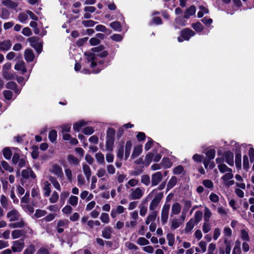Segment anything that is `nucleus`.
<instances>
[{"label":"nucleus","mask_w":254,"mask_h":254,"mask_svg":"<svg viewBox=\"0 0 254 254\" xmlns=\"http://www.w3.org/2000/svg\"><path fill=\"white\" fill-rule=\"evenodd\" d=\"M154 194H155V197L149 205V209L150 210H154L157 208L163 197V193L162 192H157V189L152 190V191L149 193L147 197H151Z\"/></svg>","instance_id":"obj_1"},{"label":"nucleus","mask_w":254,"mask_h":254,"mask_svg":"<svg viewBox=\"0 0 254 254\" xmlns=\"http://www.w3.org/2000/svg\"><path fill=\"white\" fill-rule=\"evenodd\" d=\"M144 193V189L143 188L131 189L130 190L129 198L131 199H139L142 197Z\"/></svg>","instance_id":"obj_2"},{"label":"nucleus","mask_w":254,"mask_h":254,"mask_svg":"<svg viewBox=\"0 0 254 254\" xmlns=\"http://www.w3.org/2000/svg\"><path fill=\"white\" fill-rule=\"evenodd\" d=\"M195 33L192 30L186 28L181 32V36L178 38L179 42H182L184 40L188 41L190 37L193 36Z\"/></svg>","instance_id":"obj_3"},{"label":"nucleus","mask_w":254,"mask_h":254,"mask_svg":"<svg viewBox=\"0 0 254 254\" xmlns=\"http://www.w3.org/2000/svg\"><path fill=\"white\" fill-rule=\"evenodd\" d=\"M30 45L34 48L37 52L39 54L42 50V44L39 39L36 37H32L28 39Z\"/></svg>","instance_id":"obj_4"},{"label":"nucleus","mask_w":254,"mask_h":254,"mask_svg":"<svg viewBox=\"0 0 254 254\" xmlns=\"http://www.w3.org/2000/svg\"><path fill=\"white\" fill-rule=\"evenodd\" d=\"M27 233H32V230L28 227L25 228L22 230L16 229L12 231L11 233V236L13 239H15L25 235Z\"/></svg>","instance_id":"obj_5"},{"label":"nucleus","mask_w":254,"mask_h":254,"mask_svg":"<svg viewBox=\"0 0 254 254\" xmlns=\"http://www.w3.org/2000/svg\"><path fill=\"white\" fill-rule=\"evenodd\" d=\"M85 56L87 57V59L89 62H91V67H94L97 65L98 62L99 64H102L103 61H98L96 57V53H92L90 52L85 53Z\"/></svg>","instance_id":"obj_6"},{"label":"nucleus","mask_w":254,"mask_h":254,"mask_svg":"<svg viewBox=\"0 0 254 254\" xmlns=\"http://www.w3.org/2000/svg\"><path fill=\"white\" fill-rule=\"evenodd\" d=\"M170 208V205L167 203H165L162 208L161 219L163 224H166L167 222Z\"/></svg>","instance_id":"obj_7"},{"label":"nucleus","mask_w":254,"mask_h":254,"mask_svg":"<svg viewBox=\"0 0 254 254\" xmlns=\"http://www.w3.org/2000/svg\"><path fill=\"white\" fill-rule=\"evenodd\" d=\"M49 171L58 178H62L64 176L63 169L57 164H54L49 169Z\"/></svg>","instance_id":"obj_8"},{"label":"nucleus","mask_w":254,"mask_h":254,"mask_svg":"<svg viewBox=\"0 0 254 254\" xmlns=\"http://www.w3.org/2000/svg\"><path fill=\"white\" fill-rule=\"evenodd\" d=\"M24 241L22 239H20L13 242L11 250L13 252H20L24 248Z\"/></svg>","instance_id":"obj_9"},{"label":"nucleus","mask_w":254,"mask_h":254,"mask_svg":"<svg viewBox=\"0 0 254 254\" xmlns=\"http://www.w3.org/2000/svg\"><path fill=\"white\" fill-rule=\"evenodd\" d=\"M163 178V175L161 172H157L152 174L151 177V186H156L159 184Z\"/></svg>","instance_id":"obj_10"},{"label":"nucleus","mask_w":254,"mask_h":254,"mask_svg":"<svg viewBox=\"0 0 254 254\" xmlns=\"http://www.w3.org/2000/svg\"><path fill=\"white\" fill-rule=\"evenodd\" d=\"M6 216L10 221H15L19 219L20 214L18 211L12 209L7 213Z\"/></svg>","instance_id":"obj_11"},{"label":"nucleus","mask_w":254,"mask_h":254,"mask_svg":"<svg viewBox=\"0 0 254 254\" xmlns=\"http://www.w3.org/2000/svg\"><path fill=\"white\" fill-rule=\"evenodd\" d=\"M125 208L122 205H118L116 207L113 208L111 212V216L113 218L117 217L118 214H120L124 212Z\"/></svg>","instance_id":"obj_12"},{"label":"nucleus","mask_w":254,"mask_h":254,"mask_svg":"<svg viewBox=\"0 0 254 254\" xmlns=\"http://www.w3.org/2000/svg\"><path fill=\"white\" fill-rule=\"evenodd\" d=\"M14 69L20 71L22 74H24L27 71L25 63L23 61H18L14 66Z\"/></svg>","instance_id":"obj_13"},{"label":"nucleus","mask_w":254,"mask_h":254,"mask_svg":"<svg viewBox=\"0 0 254 254\" xmlns=\"http://www.w3.org/2000/svg\"><path fill=\"white\" fill-rule=\"evenodd\" d=\"M224 157L225 159L226 163L230 166H233L234 165V154L230 151H228L224 153Z\"/></svg>","instance_id":"obj_14"},{"label":"nucleus","mask_w":254,"mask_h":254,"mask_svg":"<svg viewBox=\"0 0 254 254\" xmlns=\"http://www.w3.org/2000/svg\"><path fill=\"white\" fill-rule=\"evenodd\" d=\"M24 58L27 62H31L34 58V55L33 51L30 49H27L24 52Z\"/></svg>","instance_id":"obj_15"},{"label":"nucleus","mask_w":254,"mask_h":254,"mask_svg":"<svg viewBox=\"0 0 254 254\" xmlns=\"http://www.w3.org/2000/svg\"><path fill=\"white\" fill-rule=\"evenodd\" d=\"M67 160L69 164L72 166H76L79 165L80 162V160L72 155H68Z\"/></svg>","instance_id":"obj_16"},{"label":"nucleus","mask_w":254,"mask_h":254,"mask_svg":"<svg viewBox=\"0 0 254 254\" xmlns=\"http://www.w3.org/2000/svg\"><path fill=\"white\" fill-rule=\"evenodd\" d=\"M181 205L179 203L176 202L174 203L171 208V216H172L173 215L179 214L181 212Z\"/></svg>","instance_id":"obj_17"},{"label":"nucleus","mask_w":254,"mask_h":254,"mask_svg":"<svg viewBox=\"0 0 254 254\" xmlns=\"http://www.w3.org/2000/svg\"><path fill=\"white\" fill-rule=\"evenodd\" d=\"M12 44L10 40H5L0 42V51H6L10 49Z\"/></svg>","instance_id":"obj_18"},{"label":"nucleus","mask_w":254,"mask_h":254,"mask_svg":"<svg viewBox=\"0 0 254 254\" xmlns=\"http://www.w3.org/2000/svg\"><path fill=\"white\" fill-rule=\"evenodd\" d=\"M1 3L3 5L12 9L16 8L18 5V3L13 1L11 0H2Z\"/></svg>","instance_id":"obj_19"},{"label":"nucleus","mask_w":254,"mask_h":254,"mask_svg":"<svg viewBox=\"0 0 254 254\" xmlns=\"http://www.w3.org/2000/svg\"><path fill=\"white\" fill-rule=\"evenodd\" d=\"M132 147V143L130 140H128L126 142L125 145V159L127 160L129 157L130 150Z\"/></svg>","instance_id":"obj_20"},{"label":"nucleus","mask_w":254,"mask_h":254,"mask_svg":"<svg viewBox=\"0 0 254 254\" xmlns=\"http://www.w3.org/2000/svg\"><path fill=\"white\" fill-rule=\"evenodd\" d=\"M142 145H138L133 148L132 153L131 155V158L133 159L138 157L142 152Z\"/></svg>","instance_id":"obj_21"},{"label":"nucleus","mask_w":254,"mask_h":254,"mask_svg":"<svg viewBox=\"0 0 254 254\" xmlns=\"http://www.w3.org/2000/svg\"><path fill=\"white\" fill-rule=\"evenodd\" d=\"M112 228L110 226H106L102 231V236L107 239H109L111 237Z\"/></svg>","instance_id":"obj_22"},{"label":"nucleus","mask_w":254,"mask_h":254,"mask_svg":"<svg viewBox=\"0 0 254 254\" xmlns=\"http://www.w3.org/2000/svg\"><path fill=\"white\" fill-rule=\"evenodd\" d=\"M12 149L14 151L12 158V161L14 164H17L20 159L19 154L20 151L17 148H12Z\"/></svg>","instance_id":"obj_23"},{"label":"nucleus","mask_w":254,"mask_h":254,"mask_svg":"<svg viewBox=\"0 0 254 254\" xmlns=\"http://www.w3.org/2000/svg\"><path fill=\"white\" fill-rule=\"evenodd\" d=\"M196 11L195 7L194 5L190 6L188 8L185 13L184 17L185 18H189L190 16L193 15Z\"/></svg>","instance_id":"obj_24"},{"label":"nucleus","mask_w":254,"mask_h":254,"mask_svg":"<svg viewBox=\"0 0 254 254\" xmlns=\"http://www.w3.org/2000/svg\"><path fill=\"white\" fill-rule=\"evenodd\" d=\"M17 84L15 82L13 81L8 82L6 85V87L8 89L13 90L15 93L17 94H19L20 92V89L17 88Z\"/></svg>","instance_id":"obj_25"},{"label":"nucleus","mask_w":254,"mask_h":254,"mask_svg":"<svg viewBox=\"0 0 254 254\" xmlns=\"http://www.w3.org/2000/svg\"><path fill=\"white\" fill-rule=\"evenodd\" d=\"M195 224H196L193 222L192 219H190L186 224V227L185 228V233H190L194 228Z\"/></svg>","instance_id":"obj_26"},{"label":"nucleus","mask_w":254,"mask_h":254,"mask_svg":"<svg viewBox=\"0 0 254 254\" xmlns=\"http://www.w3.org/2000/svg\"><path fill=\"white\" fill-rule=\"evenodd\" d=\"M182 223V222L179 219L174 218L171 221L170 228L172 230H175L179 228Z\"/></svg>","instance_id":"obj_27"},{"label":"nucleus","mask_w":254,"mask_h":254,"mask_svg":"<svg viewBox=\"0 0 254 254\" xmlns=\"http://www.w3.org/2000/svg\"><path fill=\"white\" fill-rule=\"evenodd\" d=\"M44 194L45 196H49L51 192V184L48 181L45 182L44 184L43 187Z\"/></svg>","instance_id":"obj_28"},{"label":"nucleus","mask_w":254,"mask_h":254,"mask_svg":"<svg viewBox=\"0 0 254 254\" xmlns=\"http://www.w3.org/2000/svg\"><path fill=\"white\" fill-rule=\"evenodd\" d=\"M161 166L164 168H170L172 166V163L168 158L164 157L161 162Z\"/></svg>","instance_id":"obj_29"},{"label":"nucleus","mask_w":254,"mask_h":254,"mask_svg":"<svg viewBox=\"0 0 254 254\" xmlns=\"http://www.w3.org/2000/svg\"><path fill=\"white\" fill-rule=\"evenodd\" d=\"M49 181L52 184L53 186L58 190H61V187L57 179L54 177L51 176L49 177Z\"/></svg>","instance_id":"obj_30"},{"label":"nucleus","mask_w":254,"mask_h":254,"mask_svg":"<svg viewBox=\"0 0 254 254\" xmlns=\"http://www.w3.org/2000/svg\"><path fill=\"white\" fill-rule=\"evenodd\" d=\"M3 155L6 160H9L12 155V151L9 147H5L2 150Z\"/></svg>","instance_id":"obj_31"},{"label":"nucleus","mask_w":254,"mask_h":254,"mask_svg":"<svg viewBox=\"0 0 254 254\" xmlns=\"http://www.w3.org/2000/svg\"><path fill=\"white\" fill-rule=\"evenodd\" d=\"M25 225L26 224L25 222L23 220H21L19 222L9 224V227L12 228H23L24 227Z\"/></svg>","instance_id":"obj_32"},{"label":"nucleus","mask_w":254,"mask_h":254,"mask_svg":"<svg viewBox=\"0 0 254 254\" xmlns=\"http://www.w3.org/2000/svg\"><path fill=\"white\" fill-rule=\"evenodd\" d=\"M202 212L200 211H196L195 212L193 218H191L192 219L193 222L196 224L199 223L202 219Z\"/></svg>","instance_id":"obj_33"},{"label":"nucleus","mask_w":254,"mask_h":254,"mask_svg":"<svg viewBox=\"0 0 254 254\" xmlns=\"http://www.w3.org/2000/svg\"><path fill=\"white\" fill-rule=\"evenodd\" d=\"M177 182V178L175 176L172 177L167 184V190H169L172 188H173L176 185Z\"/></svg>","instance_id":"obj_34"},{"label":"nucleus","mask_w":254,"mask_h":254,"mask_svg":"<svg viewBox=\"0 0 254 254\" xmlns=\"http://www.w3.org/2000/svg\"><path fill=\"white\" fill-rule=\"evenodd\" d=\"M115 130L113 128H109L107 131L106 139L115 140Z\"/></svg>","instance_id":"obj_35"},{"label":"nucleus","mask_w":254,"mask_h":254,"mask_svg":"<svg viewBox=\"0 0 254 254\" xmlns=\"http://www.w3.org/2000/svg\"><path fill=\"white\" fill-rule=\"evenodd\" d=\"M218 168L221 173H227L228 172H232V170L231 168H229L226 166V165L223 164L221 165H218Z\"/></svg>","instance_id":"obj_36"},{"label":"nucleus","mask_w":254,"mask_h":254,"mask_svg":"<svg viewBox=\"0 0 254 254\" xmlns=\"http://www.w3.org/2000/svg\"><path fill=\"white\" fill-rule=\"evenodd\" d=\"M86 125V123L85 121H79L78 122L75 123L73 125V127L75 131L78 132L80 130V129H81V128L82 127L85 126Z\"/></svg>","instance_id":"obj_37"},{"label":"nucleus","mask_w":254,"mask_h":254,"mask_svg":"<svg viewBox=\"0 0 254 254\" xmlns=\"http://www.w3.org/2000/svg\"><path fill=\"white\" fill-rule=\"evenodd\" d=\"M199 9H200V10L198 11L197 13V16L199 18L202 17L204 14H207L209 12L208 8H206L205 6L203 5H200L199 6Z\"/></svg>","instance_id":"obj_38"},{"label":"nucleus","mask_w":254,"mask_h":254,"mask_svg":"<svg viewBox=\"0 0 254 254\" xmlns=\"http://www.w3.org/2000/svg\"><path fill=\"white\" fill-rule=\"evenodd\" d=\"M78 198L75 195H71L68 200V203L73 206H76L78 203Z\"/></svg>","instance_id":"obj_39"},{"label":"nucleus","mask_w":254,"mask_h":254,"mask_svg":"<svg viewBox=\"0 0 254 254\" xmlns=\"http://www.w3.org/2000/svg\"><path fill=\"white\" fill-rule=\"evenodd\" d=\"M241 242L239 241H237L235 243L232 254H241Z\"/></svg>","instance_id":"obj_40"},{"label":"nucleus","mask_w":254,"mask_h":254,"mask_svg":"<svg viewBox=\"0 0 254 254\" xmlns=\"http://www.w3.org/2000/svg\"><path fill=\"white\" fill-rule=\"evenodd\" d=\"M95 158L99 164H105V158L104 155L101 152L97 153L95 154Z\"/></svg>","instance_id":"obj_41"},{"label":"nucleus","mask_w":254,"mask_h":254,"mask_svg":"<svg viewBox=\"0 0 254 254\" xmlns=\"http://www.w3.org/2000/svg\"><path fill=\"white\" fill-rule=\"evenodd\" d=\"M202 231L204 233H207L211 229V224L209 221H204L202 225Z\"/></svg>","instance_id":"obj_42"},{"label":"nucleus","mask_w":254,"mask_h":254,"mask_svg":"<svg viewBox=\"0 0 254 254\" xmlns=\"http://www.w3.org/2000/svg\"><path fill=\"white\" fill-rule=\"evenodd\" d=\"M212 215V213L210 209L207 207H205L204 208V221H209L210 218Z\"/></svg>","instance_id":"obj_43"},{"label":"nucleus","mask_w":254,"mask_h":254,"mask_svg":"<svg viewBox=\"0 0 254 254\" xmlns=\"http://www.w3.org/2000/svg\"><path fill=\"white\" fill-rule=\"evenodd\" d=\"M115 140L106 139V148L109 151H112L113 149Z\"/></svg>","instance_id":"obj_44"},{"label":"nucleus","mask_w":254,"mask_h":254,"mask_svg":"<svg viewBox=\"0 0 254 254\" xmlns=\"http://www.w3.org/2000/svg\"><path fill=\"white\" fill-rule=\"evenodd\" d=\"M69 192L68 191H63L60 194V203L62 206L64 204L65 199L69 196Z\"/></svg>","instance_id":"obj_45"},{"label":"nucleus","mask_w":254,"mask_h":254,"mask_svg":"<svg viewBox=\"0 0 254 254\" xmlns=\"http://www.w3.org/2000/svg\"><path fill=\"white\" fill-rule=\"evenodd\" d=\"M110 26L115 31L119 32L121 31V25L118 21H114L111 23Z\"/></svg>","instance_id":"obj_46"},{"label":"nucleus","mask_w":254,"mask_h":254,"mask_svg":"<svg viewBox=\"0 0 254 254\" xmlns=\"http://www.w3.org/2000/svg\"><path fill=\"white\" fill-rule=\"evenodd\" d=\"M192 27L196 32H198L202 31L203 29V25L199 22L193 23L192 24Z\"/></svg>","instance_id":"obj_47"},{"label":"nucleus","mask_w":254,"mask_h":254,"mask_svg":"<svg viewBox=\"0 0 254 254\" xmlns=\"http://www.w3.org/2000/svg\"><path fill=\"white\" fill-rule=\"evenodd\" d=\"M167 239L168 241L169 246H173L175 242V235L172 233H169L167 235Z\"/></svg>","instance_id":"obj_48"},{"label":"nucleus","mask_w":254,"mask_h":254,"mask_svg":"<svg viewBox=\"0 0 254 254\" xmlns=\"http://www.w3.org/2000/svg\"><path fill=\"white\" fill-rule=\"evenodd\" d=\"M1 164L2 168L5 170L8 171L9 172H12L13 171V167H11L7 162L2 161H1Z\"/></svg>","instance_id":"obj_49"},{"label":"nucleus","mask_w":254,"mask_h":254,"mask_svg":"<svg viewBox=\"0 0 254 254\" xmlns=\"http://www.w3.org/2000/svg\"><path fill=\"white\" fill-rule=\"evenodd\" d=\"M59 198V195L58 192L56 191H54L50 198V202L52 203H55L57 202L58 199Z\"/></svg>","instance_id":"obj_50"},{"label":"nucleus","mask_w":254,"mask_h":254,"mask_svg":"<svg viewBox=\"0 0 254 254\" xmlns=\"http://www.w3.org/2000/svg\"><path fill=\"white\" fill-rule=\"evenodd\" d=\"M101 221L105 224H108L110 222V218L108 213H102L100 216Z\"/></svg>","instance_id":"obj_51"},{"label":"nucleus","mask_w":254,"mask_h":254,"mask_svg":"<svg viewBox=\"0 0 254 254\" xmlns=\"http://www.w3.org/2000/svg\"><path fill=\"white\" fill-rule=\"evenodd\" d=\"M232 172H228L221 177V179L224 181V183L233 178L234 175Z\"/></svg>","instance_id":"obj_52"},{"label":"nucleus","mask_w":254,"mask_h":254,"mask_svg":"<svg viewBox=\"0 0 254 254\" xmlns=\"http://www.w3.org/2000/svg\"><path fill=\"white\" fill-rule=\"evenodd\" d=\"M18 19L21 22H25L28 19V14L27 11L25 12H21L19 13Z\"/></svg>","instance_id":"obj_53"},{"label":"nucleus","mask_w":254,"mask_h":254,"mask_svg":"<svg viewBox=\"0 0 254 254\" xmlns=\"http://www.w3.org/2000/svg\"><path fill=\"white\" fill-rule=\"evenodd\" d=\"M0 201L1 205L4 208H7L8 200L5 195H2L0 196Z\"/></svg>","instance_id":"obj_54"},{"label":"nucleus","mask_w":254,"mask_h":254,"mask_svg":"<svg viewBox=\"0 0 254 254\" xmlns=\"http://www.w3.org/2000/svg\"><path fill=\"white\" fill-rule=\"evenodd\" d=\"M57 137V133L55 130H51L49 134V138L50 141L54 142L56 139Z\"/></svg>","instance_id":"obj_55"},{"label":"nucleus","mask_w":254,"mask_h":254,"mask_svg":"<svg viewBox=\"0 0 254 254\" xmlns=\"http://www.w3.org/2000/svg\"><path fill=\"white\" fill-rule=\"evenodd\" d=\"M241 238L246 241H250V237L248 234V232L243 229L241 231Z\"/></svg>","instance_id":"obj_56"},{"label":"nucleus","mask_w":254,"mask_h":254,"mask_svg":"<svg viewBox=\"0 0 254 254\" xmlns=\"http://www.w3.org/2000/svg\"><path fill=\"white\" fill-rule=\"evenodd\" d=\"M141 182L142 184L146 186H148L150 183V179L147 175H144L142 176L141 178Z\"/></svg>","instance_id":"obj_57"},{"label":"nucleus","mask_w":254,"mask_h":254,"mask_svg":"<svg viewBox=\"0 0 254 254\" xmlns=\"http://www.w3.org/2000/svg\"><path fill=\"white\" fill-rule=\"evenodd\" d=\"M207 158L213 159L215 156V150L214 149H210L206 152Z\"/></svg>","instance_id":"obj_58"},{"label":"nucleus","mask_w":254,"mask_h":254,"mask_svg":"<svg viewBox=\"0 0 254 254\" xmlns=\"http://www.w3.org/2000/svg\"><path fill=\"white\" fill-rule=\"evenodd\" d=\"M137 243L140 246H145L149 244V242L144 237H140L137 239Z\"/></svg>","instance_id":"obj_59"},{"label":"nucleus","mask_w":254,"mask_h":254,"mask_svg":"<svg viewBox=\"0 0 254 254\" xmlns=\"http://www.w3.org/2000/svg\"><path fill=\"white\" fill-rule=\"evenodd\" d=\"M156 215L157 214L155 212H153L148 215L145 221L146 224L148 225L151 222L155 221L156 218Z\"/></svg>","instance_id":"obj_60"},{"label":"nucleus","mask_w":254,"mask_h":254,"mask_svg":"<svg viewBox=\"0 0 254 254\" xmlns=\"http://www.w3.org/2000/svg\"><path fill=\"white\" fill-rule=\"evenodd\" d=\"M96 22L92 20H83L82 22V24L85 27H93L96 24Z\"/></svg>","instance_id":"obj_61"},{"label":"nucleus","mask_w":254,"mask_h":254,"mask_svg":"<svg viewBox=\"0 0 254 254\" xmlns=\"http://www.w3.org/2000/svg\"><path fill=\"white\" fill-rule=\"evenodd\" d=\"M85 183V180L84 177L81 174H79L77 176V185L79 187H82Z\"/></svg>","instance_id":"obj_62"},{"label":"nucleus","mask_w":254,"mask_h":254,"mask_svg":"<svg viewBox=\"0 0 254 254\" xmlns=\"http://www.w3.org/2000/svg\"><path fill=\"white\" fill-rule=\"evenodd\" d=\"M184 168L182 165H178L174 168L173 173L175 175H180L184 171Z\"/></svg>","instance_id":"obj_63"},{"label":"nucleus","mask_w":254,"mask_h":254,"mask_svg":"<svg viewBox=\"0 0 254 254\" xmlns=\"http://www.w3.org/2000/svg\"><path fill=\"white\" fill-rule=\"evenodd\" d=\"M202 184L207 188L212 189L214 187L213 182L210 180H204L202 182Z\"/></svg>","instance_id":"obj_64"}]
</instances>
